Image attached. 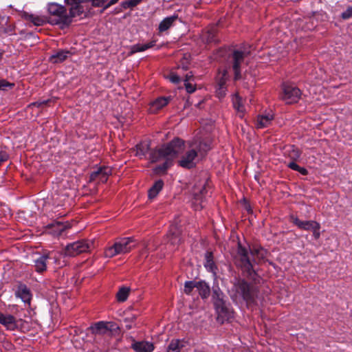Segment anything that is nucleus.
<instances>
[{
  "mask_svg": "<svg viewBox=\"0 0 352 352\" xmlns=\"http://www.w3.org/2000/svg\"><path fill=\"white\" fill-rule=\"evenodd\" d=\"M267 252L259 245H249V249L238 243L237 250L233 256L235 265L241 270L243 274L249 279L256 280L258 276L254 266L264 262Z\"/></svg>",
  "mask_w": 352,
  "mask_h": 352,
  "instance_id": "nucleus-1",
  "label": "nucleus"
},
{
  "mask_svg": "<svg viewBox=\"0 0 352 352\" xmlns=\"http://www.w3.org/2000/svg\"><path fill=\"white\" fill-rule=\"evenodd\" d=\"M184 149V141L179 138H174L170 142L162 145L153 150L150 153L151 163L162 160L164 162L153 169L156 175L165 174L167 169L171 166L173 160Z\"/></svg>",
  "mask_w": 352,
  "mask_h": 352,
  "instance_id": "nucleus-2",
  "label": "nucleus"
},
{
  "mask_svg": "<svg viewBox=\"0 0 352 352\" xmlns=\"http://www.w3.org/2000/svg\"><path fill=\"white\" fill-rule=\"evenodd\" d=\"M211 149L209 142L200 139H194L188 142V148L178 160V165L182 168L190 169L196 166L199 157H204Z\"/></svg>",
  "mask_w": 352,
  "mask_h": 352,
  "instance_id": "nucleus-3",
  "label": "nucleus"
},
{
  "mask_svg": "<svg viewBox=\"0 0 352 352\" xmlns=\"http://www.w3.org/2000/svg\"><path fill=\"white\" fill-rule=\"evenodd\" d=\"M232 291L234 292L233 297L241 298L247 306H251L256 302L258 298V287L248 283L244 279H239L233 285Z\"/></svg>",
  "mask_w": 352,
  "mask_h": 352,
  "instance_id": "nucleus-4",
  "label": "nucleus"
},
{
  "mask_svg": "<svg viewBox=\"0 0 352 352\" xmlns=\"http://www.w3.org/2000/svg\"><path fill=\"white\" fill-rule=\"evenodd\" d=\"M136 246L133 237H126L116 241L113 245L105 248L104 255L107 258H112L118 254L130 252Z\"/></svg>",
  "mask_w": 352,
  "mask_h": 352,
  "instance_id": "nucleus-5",
  "label": "nucleus"
},
{
  "mask_svg": "<svg viewBox=\"0 0 352 352\" xmlns=\"http://www.w3.org/2000/svg\"><path fill=\"white\" fill-rule=\"evenodd\" d=\"M90 249V243L85 240L78 241L66 245L63 251L65 256H76L80 254L87 252Z\"/></svg>",
  "mask_w": 352,
  "mask_h": 352,
  "instance_id": "nucleus-6",
  "label": "nucleus"
},
{
  "mask_svg": "<svg viewBox=\"0 0 352 352\" xmlns=\"http://www.w3.org/2000/svg\"><path fill=\"white\" fill-rule=\"evenodd\" d=\"M282 94L280 98L286 104H293L297 102L301 96L300 90L292 85L283 84L282 86Z\"/></svg>",
  "mask_w": 352,
  "mask_h": 352,
  "instance_id": "nucleus-7",
  "label": "nucleus"
},
{
  "mask_svg": "<svg viewBox=\"0 0 352 352\" xmlns=\"http://www.w3.org/2000/svg\"><path fill=\"white\" fill-rule=\"evenodd\" d=\"M182 230L177 224L171 225L166 235L165 240L167 245L171 250H176L181 243Z\"/></svg>",
  "mask_w": 352,
  "mask_h": 352,
  "instance_id": "nucleus-8",
  "label": "nucleus"
},
{
  "mask_svg": "<svg viewBox=\"0 0 352 352\" xmlns=\"http://www.w3.org/2000/svg\"><path fill=\"white\" fill-rule=\"evenodd\" d=\"M292 222L298 226L300 229L312 231L313 236L316 239H318L320 237V225L319 223L315 221H301L297 217L293 218Z\"/></svg>",
  "mask_w": 352,
  "mask_h": 352,
  "instance_id": "nucleus-9",
  "label": "nucleus"
},
{
  "mask_svg": "<svg viewBox=\"0 0 352 352\" xmlns=\"http://www.w3.org/2000/svg\"><path fill=\"white\" fill-rule=\"evenodd\" d=\"M92 333L96 335H105L107 334L110 336L111 332L118 329V327L112 323L109 322H98L89 327Z\"/></svg>",
  "mask_w": 352,
  "mask_h": 352,
  "instance_id": "nucleus-10",
  "label": "nucleus"
},
{
  "mask_svg": "<svg viewBox=\"0 0 352 352\" xmlns=\"http://www.w3.org/2000/svg\"><path fill=\"white\" fill-rule=\"evenodd\" d=\"M249 54V52L239 50L234 51L232 54V69L234 72V80L241 78V65L244 58Z\"/></svg>",
  "mask_w": 352,
  "mask_h": 352,
  "instance_id": "nucleus-11",
  "label": "nucleus"
},
{
  "mask_svg": "<svg viewBox=\"0 0 352 352\" xmlns=\"http://www.w3.org/2000/svg\"><path fill=\"white\" fill-rule=\"evenodd\" d=\"M111 174V168L108 166H102L91 173L90 181H98V182L104 183L107 181L108 177Z\"/></svg>",
  "mask_w": 352,
  "mask_h": 352,
  "instance_id": "nucleus-12",
  "label": "nucleus"
},
{
  "mask_svg": "<svg viewBox=\"0 0 352 352\" xmlns=\"http://www.w3.org/2000/svg\"><path fill=\"white\" fill-rule=\"evenodd\" d=\"M0 324L8 331H14L17 329V321L15 317L9 314L0 311Z\"/></svg>",
  "mask_w": 352,
  "mask_h": 352,
  "instance_id": "nucleus-13",
  "label": "nucleus"
},
{
  "mask_svg": "<svg viewBox=\"0 0 352 352\" xmlns=\"http://www.w3.org/2000/svg\"><path fill=\"white\" fill-rule=\"evenodd\" d=\"M48 228L51 229V233L56 236H62L65 232L71 228V223L68 221L60 222L56 221L48 226Z\"/></svg>",
  "mask_w": 352,
  "mask_h": 352,
  "instance_id": "nucleus-14",
  "label": "nucleus"
},
{
  "mask_svg": "<svg viewBox=\"0 0 352 352\" xmlns=\"http://www.w3.org/2000/svg\"><path fill=\"white\" fill-rule=\"evenodd\" d=\"M214 309L217 314V319L219 322L223 323L225 321L232 318V312L226 306V302L219 306L214 307Z\"/></svg>",
  "mask_w": 352,
  "mask_h": 352,
  "instance_id": "nucleus-15",
  "label": "nucleus"
},
{
  "mask_svg": "<svg viewBox=\"0 0 352 352\" xmlns=\"http://www.w3.org/2000/svg\"><path fill=\"white\" fill-rule=\"evenodd\" d=\"M154 345L148 341H134L131 344V349L135 352H153Z\"/></svg>",
  "mask_w": 352,
  "mask_h": 352,
  "instance_id": "nucleus-16",
  "label": "nucleus"
},
{
  "mask_svg": "<svg viewBox=\"0 0 352 352\" xmlns=\"http://www.w3.org/2000/svg\"><path fill=\"white\" fill-rule=\"evenodd\" d=\"M170 100V97H160L157 98L150 104V113L153 114L157 113L160 109L168 104Z\"/></svg>",
  "mask_w": 352,
  "mask_h": 352,
  "instance_id": "nucleus-17",
  "label": "nucleus"
},
{
  "mask_svg": "<svg viewBox=\"0 0 352 352\" xmlns=\"http://www.w3.org/2000/svg\"><path fill=\"white\" fill-rule=\"evenodd\" d=\"M204 265L206 269L213 274L214 276L217 275V266L214 261L213 253L210 251H207L204 255Z\"/></svg>",
  "mask_w": 352,
  "mask_h": 352,
  "instance_id": "nucleus-18",
  "label": "nucleus"
},
{
  "mask_svg": "<svg viewBox=\"0 0 352 352\" xmlns=\"http://www.w3.org/2000/svg\"><path fill=\"white\" fill-rule=\"evenodd\" d=\"M50 258V254H45L35 261L34 267L37 272L41 273L46 270L47 260Z\"/></svg>",
  "mask_w": 352,
  "mask_h": 352,
  "instance_id": "nucleus-19",
  "label": "nucleus"
},
{
  "mask_svg": "<svg viewBox=\"0 0 352 352\" xmlns=\"http://www.w3.org/2000/svg\"><path fill=\"white\" fill-rule=\"evenodd\" d=\"M273 119V114L270 113L266 115L258 116L256 119V126L261 129L267 127L271 124Z\"/></svg>",
  "mask_w": 352,
  "mask_h": 352,
  "instance_id": "nucleus-20",
  "label": "nucleus"
},
{
  "mask_svg": "<svg viewBox=\"0 0 352 352\" xmlns=\"http://www.w3.org/2000/svg\"><path fill=\"white\" fill-rule=\"evenodd\" d=\"M223 296V293L221 292L219 287H213L212 300L214 304V307L219 306L222 305V303L225 302Z\"/></svg>",
  "mask_w": 352,
  "mask_h": 352,
  "instance_id": "nucleus-21",
  "label": "nucleus"
},
{
  "mask_svg": "<svg viewBox=\"0 0 352 352\" xmlns=\"http://www.w3.org/2000/svg\"><path fill=\"white\" fill-rule=\"evenodd\" d=\"M22 17L25 20L32 22L34 25L36 26L42 25L45 22V18L33 14H29L28 12H23L22 14Z\"/></svg>",
  "mask_w": 352,
  "mask_h": 352,
  "instance_id": "nucleus-22",
  "label": "nucleus"
},
{
  "mask_svg": "<svg viewBox=\"0 0 352 352\" xmlns=\"http://www.w3.org/2000/svg\"><path fill=\"white\" fill-rule=\"evenodd\" d=\"M69 54H71V52L68 50H60L52 55L50 60L53 63H62L66 60Z\"/></svg>",
  "mask_w": 352,
  "mask_h": 352,
  "instance_id": "nucleus-23",
  "label": "nucleus"
},
{
  "mask_svg": "<svg viewBox=\"0 0 352 352\" xmlns=\"http://www.w3.org/2000/svg\"><path fill=\"white\" fill-rule=\"evenodd\" d=\"M150 148V143L148 142H141L135 146L134 151H135V156L142 157H144Z\"/></svg>",
  "mask_w": 352,
  "mask_h": 352,
  "instance_id": "nucleus-24",
  "label": "nucleus"
},
{
  "mask_svg": "<svg viewBox=\"0 0 352 352\" xmlns=\"http://www.w3.org/2000/svg\"><path fill=\"white\" fill-rule=\"evenodd\" d=\"M197 289L203 299L207 298L210 294V288L205 281H197Z\"/></svg>",
  "mask_w": 352,
  "mask_h": 352,
  "instance_id": "nucleus-25",
  "label": "nucleus"
},
{
  "mask_svg": "<svg viewBox=\"0 0 352 352\" xmlns=\"http://www.w3.org/2000/svg\"><path fill=\"white\" fill-rule=\"evenodd\" d=\"M177 19V15H173L164 19L159 25V31L162 32L167 30L170 27H171Z\"/></svg>",
  "mask_w": 352,
  "mask_h": 352,
  "instance_id": "nucleus-26",
  "label": "nucleus"
},
{
  "mask_svg": "<svg viewBox=\"0 0 352 352\" xmlns=\"http://www.w3.org/2000/svg\"><path fill=\"white\" fill-rule=\"evenodd\" d=\"M155 45V41H151L146 44H136L131 47L130 54H133L137 52H144Z\"/></svg>",
  "mask_w": 352,
  "mask_h": 352,
  "instance_id": "nucleus-27",
  "label": "nucleus"
},
{
  "mask_svg": "<svg viewBox=\"0 0 352 352\" xmlns=\"http://www.w3.org/2000/svg\"><path fill=\"white\" fill-rule=\"evenodd\" d=\"M164 182L162 179H159L154 183L152 187L148 190V197L149 199L155 198L160 191L162 189Z\"/></svg>",
  "mask_w": 352,
  "mask_h": 352,
  "instance_id": "nucleus-28",
  "label": "nucleus"
},
{
  "mask_svg": "<svg viewBox=\"0 0 352 352\" xmlns=\"http://www.w3.org/2000/svg\"><path fill=\"white\" fill-rule=\"evenodd\" d=\"M17 296L20 297L23 302H29L30 300V293L29 289L25 285H20L17 292Z\"/></svg>",
  "mask_w": 352,
  "mask_h": 352,
  "instance_id": "nucleus-29",
  "label": "nucleus"
},
{
  "mask_svg": "<svg viewBox=\"0 0 352 352\" xmlns=\"http://www.w3.org/2000/svg\"><path fill=\"white\" fill-rule=\"evenodd\" d=\"M232 103L234 108L240 113L239 116L242 118L245 111V108L241 103V98L239 96L235 95L232 98Z\"/></svg>",
  "mask_w": 352,
  "mask_h": 352,
  "instance_id": "nucleus-30",
  "label": "nucleus"
},
{
  "mask_svg": "<svg viewBox=\"0 0 352 352\" xmlns=\"http://www.w3.org/2000/svg\"><path fill=\"white\" fill-rule=\"evenodd\" d=\"M130 289L126 287H121L116 294V298L119 302H124L129 294Z\"/></svg>",
  "mask_w": 352,
  "mask_h": 352,
  "instance_id": "nucleus-31",
  "label": "nucleus"
},
{
  "mask_svg": "<svg viewBox=\"0 0 352 352\" xmlns=\"http://www.w3.org/2000/svg\"><path fill=\"white\" fill-rule=\"evenodd\" d=\"M142 0H128L124 1L121 3V6L123 9L126 10L128 8H133L137 6L139 3H140Z\"/></svg>",
  "mask_w": 352,
  "mask_h": 352,
  "instance_id": "nucleus-32",
  "label": "nucleus"
},
{
  "mask_svg": "<svg viewBox=\"0 0 352 352\" xmlns=\"http://www.w3.org/2000/svg\"><path fill=\"white\" fill-rule=\"evenodd\" d=\"M197 281H186L184 284V292L190 294L194 288H197Z\"/></svg>",
  "mask_w": 352,
  "mask_h": 352,
  "instance_id": "nucleus-33",
  "label": "nucleus"
},
{
  "mask_svg": "<svg viewBox=\"0 0 352 352\" xmlns=\"http://www.w3.org/2000/svg\"><path fill=\"white\" fill-rule=\"evenodd\" d=\"M289 156L293 161H296L300 157V152L297 148L292 146L289 150Z\"/></svg>",
  "mask_w": 352,
  "mask_h": 352,
  "instance_id": "nucleus-34",
  "label": "nucleus"
},
{
  "mask_svg": "<svg viewBox=\"0 0 352 352\" xmlns=\"http://www.w3.org/2000/svg\"><path fill=\"white\" fill-rule=\"evenodd\" d=\"M179 351H180L179 341L177 340H172L168 345L167 352H179Z\"/></svg>",
  "mask_w": 352,
  "mask_h": 352,
  "instance_id": "nucleus-35",
  "label": "nucleus"
},
{
  "mask_svg": "<svg viewBox=\"0 0 352 352\" xmlns=\"http://www.w3.org/2000/svg\"><path fill=\"white\" fill-rule=\"evenodd\" d=\"M52 102L51 99L43 100V101H37L31 103L29 107H42L44 105H47L50 102Z\"/></svg>",
  "mask_w": 352,
  "mask_h": 352,
  "instance_id": "nucleus-36",
  "label": "nucleus"
},
{
  "mask_svg": "<svg viewBox=\"0 0 352 352\" xmlns=\"http://www.w3.org/2000/svg\"><path fill=\"white\" fill-rule=\"evenodd\" d=\"M216 94H217V97L219 98H223L226 94V87L219 86L217 88Z\"/></svg>",
  "mask_w": 352,
  "mask_h": 352,
  "instance_id": "nucleus-37",
  "label": "nucleus"
},
{
  "mask_svg": "<svg viewBox=\"0 0 352 352\" xmlns=\"http://www.w3.org/2000/svg\"><path fill=\"white\" fill-rule=\"evenodd\" d=\"M14 87L13 83H10L6 80H0V90H6L7 87L12 88Z\"/></svg>",
  "mask_w": 352,
  "mask_h": 352,
  "instance_id": "nucleus-38",
  "label": "nucleus"
},
{
  "mask_svg": "<svg viewBox=\"0 0 352 352\" xmlns=\"http://www.w3.org/2000/svg\"><path fill=\"white\" fill-rule=\"evenodd\" d=\"M352 16V6H349L346 10L342 13V18L348 19Z\"/></svg>",
  "mask_w": 352,
  "mask_h": 352,
  "instance_id": "nucleus-39",
  "label": "nucleus"
},
{
  "mask_svg": "<svg viewBox=\"0 0 352 352\" xmlns=\"http://www.w3.org/2000/svg\"><path fill=\"white\" fill-rule=\"evenodd\" d=\"M107 0H87L85 2L91 1L93 7H101Z\"/></svg>",
  "mask_w": 352,
  "mask_h": 352,
  "instance_id": "nucleus-40",
  "label": "nucleus"
},
{
  "mask_svg": "<svg viewBox=\"0 0 352 352\" xmlns=\"http://www.w3.org/2000/svg\"><path fill=\"white\" fill-rule=\"evenodd\" d=\"M184 85L188 93L191 94L195 91V85L190 82H184Z\"/></svg>",
  "mask_w": 352,
  "mask_h": 352,
  "instance_id": "nucleus-41",
  "label": "nucleus"
},
{
  "mask_svg": "<svg viewBox=\"0 0 352 352\" xmlns=\"http://www.w3.org/2000/svg\"><path fill=\"white\" fill-rule=\"evenodd\" d=\"M227 71L226 70H223V74H222V76L221 78H220L219 82H218V87H226V77L227 76Z\"/></svg>",
  "mask_w": 352,
  "mask_h": 352,
  "instance_id": "nucleus-42",
  "label": "nucleus"
},
{
  "mask_svg": "<svg viewBox=\"0 0 352 352\" xmlns=\"http://www.w3.org/2000/svg\"><path fill=\"white\" fill-rule=\"evenodd\" d=\"M170 80L173 83H179L180 82V78L176 74L172 73L169 76Z\"/></svg>",
  "mask_w": 352,
  "mask_h": 352,
  "instance_id": "nucleus-43",
  "label": "nucleus"
},
{
  "mask_svg": "<svg viewBox=\"0 0 352 352\" xmlns=\"http://www.w3.org/2000/svg\"><path fill=\"white\" fill-rule=\"evenodd\" d=\"M287 166L289 168H290L291 169L296 170V171H298L300 168V166H298L294 161L289 162Z\"/></svg>",
  "mask_w": 352,
  "mask_h": 352,
  "instance_id": "nucleus-44",
  "label": "nucleus"
},
{
  "mask_svg": "<svg viewBox=\"0 0 352 352\" xmlns=\"http://www.w3.org/2000/svg\"><path fill=\"white\" fill-rule=\"evenodd\" d=\"M208 37L207 38V41L208 42L214 41V33H215L214 30H212L210 31H208Z\"/></svg>",
  "mask_w": 352,
  "mask_h": 352,
  "instance_id": "nucleus-45",
  "label": "nucleus"
},
{
  "mask_svg": "<svg viewBox=\"0 0 352 352\" xmlns=\"http://www.w3.org/2000/svg\"><path fill=\"white\" fill-rule=\"evenodd\" d=\"M8 160V155L3 151H0V165Z\"/></svg>",
  "mask_w": 352,
  "mask_h": 352,
  "instance_id": "nucleus-46",
  "label": "nucleus"
},
{
  "mask_svg": "<svg viewBox=\"0 0 352 352\" xmlns=\"http://www.w3.org/2000/svg\"><path fill=\"white\" fill-rule=\"evenodd\" d=\"M192 80H193V74L191 72H190L188 74H186V75L185 76L184 82H190Z\"/></svg>",
  "mask_w": 352,
  "mask_h": 352,
  "instance_id": "nucleus-47",
  "label": "nucleus"
},
{
  "mask_svg": "<svg viewBox=\"0 0 352 352\" xmlns=\"http://www.w3.org/2000/svg\"><path fill=\"white\" fill-rule=\"evenodd\" d=\"M118 1L119 0H110V1L104 6L103 10H104L109 8L110 6L116 4Z\"/></svg>",
  "mask_w": 352,
  "mask_h": 352,
  "instance_id": "nucleus-48",
  "label": "nucleus"
},
{
  "mask_svg": "<svg viewBox=\"0 0 352 352\" xmlns=\"http://www.w3.org/2000/svg\"><path fill=\"white\" fill-rule=\"evenodd\" d=\"M298 172H299L302 175H307L308 174V171L305 168L300 167L299 168Z\"/></svg>",
  "mask_w": 352,
  "mask_h": 352,
  "instance_id": "nucleus-49",
  "label": "nucleus"
},
{
  "mask_svg": "<svg viewBox=\"0 0 352 352\" xmlns=\"http://www.w3.org/2000/svg\"><path fill=\"white\" fill-rule=\"evenodd\" d=\"M194 195H195V198L196 200H199L200 199V196L199 195H198V192L197 191H194Z\"/></svg>",
  "mask_w": 352,
  "mask_h": 352,
  "instance_id": "nucleus-50",
  "label": "nucleus"
},
{
  "mask_svg": "<svg viewBox=\"0 0 352 352\" xmlns=\"http://www.w3.org/2000/svg\"><path fill=\"white\" fill-rule=\"evenodd\" d=\"M205 190V188L202 187L201 189L199 191L201 195L204 193V191Z\"/></svg>",
  "mask_w": 352,
  "mask_h": 352,
  "instance_id": "nucleus-51",
  "label": "nucleus"
}]
</instances>
